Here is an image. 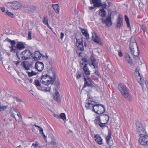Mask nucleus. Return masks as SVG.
<instances>
[{"mask_svg": "<svg viewBox=\"0 0 148 148\" xmlns=\"http://www.w3.org/2000/svg\"><path fill=\"white\" fill-rule=\"evenodd\" d=\"M132 44V47H134L136 46H137V44L136 42V40L134 38L132 37L130 40V45Z\"/></svg>", "mask_w": 148, "mask_h": 148, "instance_id": "obj_28", "label": "nucleus"}, {"mask_svg": "<svg viewBox=\"0 0 148 148\" xmlns=\"http://www.w3.org/2000/svg\"><path fill=\"white\" fill-rule=\"evenodd\" d=\"M136 130L138 132L139 135H144L145 134V129L142 124L139 121H138L136 123Z\"/></svg>", "mask_w": 148, "mask_h": 148, "instance_id": "obj_6", "label": "nucleus"}, {"mask_svg": "<svg viewBox=\"0 0 148 148\" xmlns=\"http://www.w3.org/2000/svg\"><path fill=\"white\" fill-rule=\"evenodd\" d=\"M102 8H106V4H102Z\"/></svg>", "mask_w": 148, "mask_h": 148, "instance_id": "obj_57", "label": "nucleus"}, {"mask_svg": "<svg viewBox=\"0 0 148 148\" xmlns=\"http://www.w3.org/2000/svg\"><path fill=\"white\" fill-rule=\"evenodd\" d=\"M11 110H12V111L13 112L14 111L16 113H17L18 112V110L16 108H13Z\"/></svg>", "mask_w": 148, "mask_h": 148, "instance_id": "obj_50", "label": "nucleus"}, {"mask_svg": "<svg viewBox=\"0 0 148 148\" xmlns=\"http://www.w3.org/2000/svg\"><path fill=\"white\" fill-rule=\"evenodd\" d=\"M118 54L119 57H121L123 56V54L121 50L118 51Z\"/></svg>", "mask_w": 148, "mask_h": 148, "instance_id": "obj_49", "label": "nucleus"}, {"mask_svg": "<svg viewBox=\"0 0 148 148\" xmlns=\"http://www.w3.org/2000/svg\"><path fill=\"white\" fill-rule=\"evenodd\" d=\"M95 74L97 75L98 76H99V72L97 70H96L95 72Z\"/></svg>", "mask_w": 148, "mask_h": 148, "instance_id": "obj_56", "label": "nucleus"}, {"mask_svg": "<svg viewBox=\"0 0 148 148\" xmlns=\"http://www.w3.org/2000/svg\"><path fill=\"white\" fill-rule=\"evenodd\" d=\"M54 99L56 101H58L59 99V94L58 91H56L53 95Z\"/></svg>", "mask_w": 148, "mask_h": 148, "instance_id": "obj_33", "label": "nucleus"}, {"mask_svg": "<svg viewBox=\"0 0 148 148\" xmlns=\"http://www.w3.org/2000/svg\"><path fill=\"white\" fill-rule=\"evenodd\" d=\"M32 32L31 31L28 32V38L29 40H31L32 39Z\"/></svg>", "mask_w": 148, "mask_h": 148, "instance_id": "obj_45", "label": "nucleus"}, {"mask_svg": "<svg viewBox=\"0 0 148 148\" xmlns=\"http://www.w3.org/2000/svg\"><path fill=\"white\" fill-rule=\"evenodd\" d=\"M99 14L102 17H105L106 16V12L104 9V8H102L100 10Z\"/></svg>", "mask_w": 148, "mask_h": 148, "instance_id": "obj_31", "label": "nucleus"}, {"mask_svg": "<svg viewBox=\"0 0 148 148\" xmlns=\"http://www.w3.org/2000/svg\"><path fill=\"white\" fill-rule=\"evenodd\" d=\"M95 140L98 144L100 145L102 144V139L99 135L96 134L95 135Z\"/></svg>", "mask_w": 148, "mask_h": 148, "instance_id": "obj_21", "label": "nucleus"}, {"mask_svg": "<svg viewBox=\"0 0 148 148\" xmlns=\"http://www.w3.org/2000/svg\"><path fill=\"white\" fill-rule=\"evenodd\" d=\"M101 105V104H96L92 98H89L87 102L86 103L85 106L87 109L91 110L95 113L96 111H98Z\"/></svg>", "mask_w": 148, "mask_h": 148, "instance_id": "obj_3", "label": "nucleus"}, {"mask_svg": "<svg viewBox=\"0 0 148 148\" xmlns=\"http://www.w3.org/2000/svg\"><path fill=\"white\" fill-rule=\"evenodd\" d=\"M42 136H43V137L44 139H46L47 138V137L45 136V135L43 133V134H42Z\"/></svg>", "mask_w": 148, "mask_h": 148, "instance_id": "obj_61", "label": "nucleus"}, {"mask_svg": "<svg viewBox=\"0 0 148 148\" xmlns=\"http://www.w3.org/2000/svg\"><path fill=\"white\" fill-rule=\"evenodd\" d=\"M125 20L126 21L127 26L129 27L130 28V23L129 18L127 16L125 15Z\"/></svg>", "mask_w": 148, "mask_h": 148, "instance_id": "obj_37", "label": "nucleus"}, {"mask_svg": "<svg viewBox=\"0 0 148 148\" xmlns=\"http://www.w3.org/2000/svg\"><path fill=\"white\" fill-rule=\"evenodd\" d=\"M6 15L9 16L11 18H14V15L11 12H9L8 10H6L5 12Z\"/></svg>", "mask_w": 148, "mask_h": 148, "instance_id": "obj_36", "label": "nucleus"}, {"mask_svg": "<svg viewBox=\"0 0 148 148\" xmlns=\"http://www.w3.org/2000/svg\"><path fill=\"white\" fill-rule=\"evenodd\" d=\"M3 53H1L0 52V60L2 61L4 59L3 56Z\"/></svg>", "mask_w": 148, "mask_h": 148, "instance_id": "obj_47", "label": "nucleus"}, {"mask_svg": "<svg viewBox=\"0 0 148 148\" xmlns=\"http://www.w3.org/2000/svg\"><path fill=\"white\" fill-rule=\"evenodd\" d=\"M42 90H40L49 92L50 91L51 88V87L50 86L46 88H43L42 87Z\"/></svg>", "mask_w": 148, "mask_h": 148, "instance_id": "obj_39", "label": "nucleus"}, {"mask_svg": "<svg viewBox=\"0 0 148 148\" xmlns=\"http://www.w3.org/2000/svg\"><path fill=\"white\" fill-rule=\"evenodd\" d=\"M99 20L101 21L102 23L105 24L106 26L108 27L111 26L112 24L111 16H108L106 18V20H104L103 18H101L99 19Z\"/></svg>", "mask_w": 148, "mask_h": 148, "instance_id": "obj_9", "label": "nucleus"}, {"mask_svg": "<svg viewBox=\"0 0 148 148\" xmlns=\"http://www.w3.org/2000/svg\"><path fill=\"white\" fill-rule=\"evenodd\" d=\"M64 36V34L63 32H61L60 33V37L61 39L62 40L63 37Z\"/></svg>", "mask_w": 148, "mask_h": 148, "instance_id": "obj_53", "label": "nucleus"}, {"mask_svg": "<svg viewBox=\"0 0 148 148\" xmlns=\"http://www.w3.org/2000/svg\"><path fill=\"white\" fill-rule=\"evenodd\" d=\"M90 60L89 62V64L91 67L93 66V68L95 69L97 66V63L96 62V60L93 56L90 58Z\"/></svg>", "mask_w": 148, "mask_h": 148, "instance_id": "obj_17", "label": "nucleus"}, {"mask_svg": "<svg viewBox=\"0 0 148 148\" xmlns=\"http://www.w3.org/2000/svg\"><path fill=\"white\" fill-rule=\"evenodd\" d=\"M140 136L138 141L140 144L143 145L148 144V136L144 135Z\"/></svg>", "mask_w": 148, "mask_h": 148, "instance_id": "obj_8", "label": "nucleus"}, {"mask_svg": "<svg viewBox=\"0 0 148 148\" xmlns=\"http://www.w3.org/2000/svg\"><path fill=\"white\" fill-rule=\"evenodd\" d=\"M141 28L143 30L144 33H145V32H146L147 33L146 31L145 27V26H144V25H142V26L141 27Z\"/></svg>", "mask_w": 148, "mask_h": 148, "instance_id": "obj_48", "label": "nucleus"}, {"mask_svg": "<svg viewBox=\"0 0 148 148\" xmlns=\"http://www.w3.org/2000/svg\"><path fill=\"white\" fill-rule=\"evenodd\" d=\"M28 80L30 83H32L33 82V80L32 79H29Z\"/></svg>", "mask_w": 148, "mask_h": 148, "instance_id": "obj_60", "label": "nucleus"}, {"mask_svg": "<svg viewBox=\"0 0 148 148\" xmlns=\"http://www.w3.org/2000/svg\"><path fill=\"white\" fill-rule=\"evenodd\" d=\"M48 19L47 17H44L43 18L42 21L43 23L45 25H47L48 26V27H49L48 23Z\"/></svg>", "mask_w": 148, "mask_h": 148, "instance_id": "obj_35", "label": "nucleus"}, {"mask_svg": "<svg viewBox=\"0 0 148 148\" xmlns=\"http://www.w3.org/2000/svg\"><path fill=\"white\" fill-rule=\"evenodd\" d=\"M52 7L54 10L55 12L57 14L59 13L60 7L58 4H52Z\"/></svg>", "mask_w": 148, "mask_h": 148, "instance_id": "obj_22", "label": "nucleus"}, {"mask_svg": "<svg viewBox=\"0 0 148 148\" xmlns=\"http://www.w3.org/2000/svg\"><path fill=\"white\" fill-rule=\"evenodd\" d=\"M53 115L55 117H56V118H59V116L57 114H53Z\"/></svg>", "mask_w": 148, "mask_h": 148, "instance_id": "obj_58", "label": "nucleus"}, {"mask_svg": "<svg viewBox=\"0 0 148 148\" xmlns=\"http://www.w3.org/2000/svg\"><path fill=\"white\" fill-rule=\"evenodd\" d=\"M139 83L143 88V85L144 83L145 84L146 87L147 88L148 87V81H145L143 78L142 79L141 82H140Z\"/></svg>", "mask_w": 148, "mask_h": 148, "instance_id": "obj_34", "label": "nucleus"}, {"mask_svg": "<svg viewBox=\"0 0 148 148\" xmlns=\"http://www.w3.org/2000/svg\"><path fill=\"white\" fill-rule=\"evenodd\" d=\"M111 138V136H106V142L108 144L109 143V141L110 139Z\"/></svg>", "mask_w": 148, "mask_h": 148, "instance_id": "obj_43", "label": "nucleus"}, {"mask_svg": "<svg viewBox=\"0 0 148 148\" xmlns=\"http://www.w3.org/2000/svg\"><path fill=\"white\" fill-rule=\"evenodd\" d=\"M14 99H15V100L18 102L20 103L23 102L22 100H21V99L17 97H14Z\"/></svg>", "mask_w": 148, "mask_h": 148, "instance_id": "obj_44", "label": "nucleus"}, {"mask_svg": "<svg viewBox=\"0 0 148 148\" xmlns=\"http://www.w3.org/2000/svg\"><path fill=\"white\" fill-rule=\"evenodd\" d=\"M55 80V78H52L50 76L46 74L42 76L41 81L42 84L47 85L50 84H53Z\"/></svg>", "mask_w": 148, "mask_h": 148, "instance_id": "obj_4", "label": "nucleus"}, {"mask_svg": "<svg viewBox=\"0 0 148 148\" xmlns=\"http://www.w3.org/2000/svg\"><path fill=\"white\" fill-rule=\"evenodd\" d=\"M6 5L9 8L15 10L19 9L22 6L21 3L17 1L8 2Z\"/></svg>", "mask_w": 148, "mask_h": 148, "instance_id": "obj_5", "label": "nucleus"}, {"mask_svg": "<svg viewBox=\"0 0 148 148\" xmlns=\"http://www.w3.org/2000/svg\"><path fill=\"white\" fill-rule=\"evenodd\" d=\"M20 61H14L13 63L16 64V65L17 66L18 64L20 63Z\"/></svg>", "mask_w": 148, "mask_h": 148, "instance_id": "obj_55", "label": "nucleus"}, {"mask_svg": "<svg viewBox=\"0 0 148 148\" xmlns=\"http://www.w3.org/2000/svg\"><path fill=\"white\" fill-rule=\"evenodd\" d=\"M112 146L111 145H109L106 147V148H111Z\"/></svg>", "mask_w": 148, "mask_h": 148, "instance_id": "obj_62", "label": "nucleus"}, {"mask_svg": "<svg viewBox=\"0 0 148 148\" xmlns=\"http://www.w3.org/2000/svg\"><path fill=\"white\" fill-rule=\"evenodd\" d=\"M84 85L83 87V88L87 86H90L92 83L93 82L92 80L88 76H86L84 77Z\"/></svg>", "mask_w": 148, "mask_h": 148, "instance_id": "obj_11", "label": "nucleus"}, {"mask_svg": "<svg viewBox=\"0 0 148 148\" xmlns=\"http://www.w3.org/2000/svg\"><path fill=\"white\" fill-rule=\"evenodd\" d=\"M44 67V65L42 62L38 61L35 64V68L38 71H41L43 69Z\"/></svg>", "mask_w": 148, "mask_h": 148, "instance_id": "obj_13", "label": "nucleus"}, {"mask_svg": "<svg viewBox=\"0 0 148 148\" xmlns=\"http://www.w3.org/2000/svg\"><path fill=\"white\" fill-rule=\"evenodd\" d=\"M38 143L36 142L35 143H33L32 145V148H37L38 147Z\"/></svg>", "mask_w": 148, "mask_h": 148, "instance_id": "obj_42", "label": "nucleus"}, {"mask_svg": "<svg viewBox=\"0 0 148 148\" xmlns=\"http://www.w3.org/2000/svg\"><path fill=\"white\" fill-rule=\"evenodd\" d=\"M140 68L139 66H138L136 68V70L134 72V74L135 76L138 78L137 81L138 83H140L141 82L142 79V76L140 73Z\"/></svg>", "mask_w": 148, "mask_h": 148, "instance_id": "obj_10", "label": "nucleus"}, {"mask_svg": "<svg viewBox=\"0 0 148 148\" xmlns=\"http://www.w3.org/2000/svg\"><path fill=\"white\" fill-rule=\"evenodd\" d=\"M81 75L80 73H78L76 75V77L77 78H80L81 77Z\"/></svg>", "mask_w": 148, "mask_h": 148, "instance_id": "obj_52", "label": "nucleus"}, {"mask_svg": "<svg viewBox=\"0 0 148 148\" xmlns=\"http://www.w3.org/2000/svg\"><path fill=\"white\" fill-rule=\"evenodd\" d=\"M34 126L36 127H38L39 129V131H40V134H42L44 133L43 132V129L41 127L39 126L36 125V124H34Z\"/></svg>", "mask_w": 148, "mask_h": 148, "instance_id": "obj_41", "label": "nucleus"}, {"mask_svg": "<svg viewBox=\"0 0 148 148\" xmlns=\"http://www.w3.org/2000/svg\"><path fill=\"white\" fill-rule=\"evenodd\" d=\"M10 113H11V114L12 116L16 120V118L15 117V114L12 111V110H10Z\"/></svg>", "mask_w": 148, "mask_h": 148, "instance_id": "obj_46", "label": "nucleus"}, {"mask_svg": "<svg viewBox=\"0 0 148 148\" xmlns=\"http://www.w3.org/2000/svg\"><path fill=\"white\" fill-rule=\"evenodd\" d=\"M125 58L127 60V61L128 63L130 65L132 64V59H131L130 56L128 54H127L126 55Z\"/></svg>", "mask_w": 148, "mask_h": 148, "instance_id": "obj_30", "label": "nucleus"}, {"mask_svg": "<svg viewBox=\"0 0 148 148\" xmlns=\"http://www.w3.org/2000/svg\"><path fill=\"white\" fill-rule=\"evenodd\" d=\"M111 135H112L111 131L110 129H108V136H111Z\"/></svg>", "mask_w": 148, "mask_h": 148, "instance_id": "obj_51", "label": "nucleus"}, {"mask_svg": "<svg viewBox=\"0 0 148 148\" xmlns=\"http://www.w3.org/2000/svg\"><path fill=\"white\" fill-rule=\"evenodd\" d=\"M80 66L82 67V65H87L88 64V61L85 58H82L80 61Z\"/></svg>", "mask_w": 148, "mask_h": 148, "instance_id": "obj_23", "label": "nucleus"}, {"mask_svg": "<svg viewBox=\"0 0 148 148\" xmlns=\"http://www.w3.org/2000/svg\"><path fill=\"white\" fill-rule=\"evenodd\" d=\"M82 53V52H80L79 53V57L81 56V54Z\"/></svg>", "mask_w": 148, "mask_h": 148, "instance_id": "obj_63", "label": "nucleus"}, {"mask_svg": "<svg viewBox=\"0 0 148 148\" xmlns=\"http://www.w3.org/2000/svg\"><path fill=\"white\" fill-rule=\"evenodd\" d=\"M118 89L121 95L129 101L132 100V97L129 90L126 86L123 84H120L118 86Z\"/></svg>", "mask_w": 148, "mask_h": 148, "instance_id": "obj_2", "label": "nucleus"}, {"mask_svg": "<svg viewBox=\"0 0 148 148\" xmlns=\"http://www.w3.org/2000/svg\"><path fill=\"white\" fill-rule=\"evenodd\" d=\"M82 32L87 39H89V35L88 32L84 29H82Z\"/></svg>", "mask_w": 148, "mask_h": 148, "instance_id": "obj_27", "label": "nucleus"}, {"mask_svg": "<svg viewBox=\"0 0 148 148\" xmlns=\"http://www.w3.org/2000/svg\"><path fill=\"white\" fill-rule=\"evenodd\" d=\"M34 84L36 86L37 88L39 90H42V87L41 86L39 81L38 80H35L34 81Z\"/></svg>", "mask_w": 148, "mask_h": 148, "instance_id": "obj_26", "label": "nucleus"}, {"mask_svg": "<svg viewBox=\"0 0 148 148\" xmlns=\"http://www.w3.org/2000/svg\"><path fill=\"white\" fill-rule=\"evenodd\" d=\"M17 115L18 116L19 119H16V120L18 122H21L22 121V119L21 116V115L20 113L19 112H18L17 113Z\"/></svg>", "mask_w": 148, "mask_h": 148, "instance_id": "obj_38", "label": "nucleus"}, {"mask_svg": "<svg viewBox=\"0 0 148 148\" xmlns=\"http://www.w3.org/2000/svg\"><path fill=\"white\" fill-rule=\"evenodd\" d=\"M90 3L93 4L95 7H99L102 4L101 0H90Z\"/></svg>", "mask_w": 148, "mask_h": 148, "instance_id": "obj_18", "label": "nucleus"}, {"mask_svg": "<svg viewBox=\"0 0 148 148\" xmlns=\"http://www.w3.org/2000/svg\"><path fill=\"white\" fill-rule=\"evenodd\" d=\"M0 9H1L2 11L3 12H5V8L4 7H0Z\"/></svg>", "mask_w": 148, "mask_h": 148, "instance_id": "obj_54", "label": "nucleus"}, {"mask_svg": "<svg viewBox=\"0 0 148 148\" xmlns=\"http://www.w3.org/2000/svg\"><path fill=\"white\" fill-rule=\"evenodd\" d=\"M123 26V16L120 15H118V18L117 20L116 27L118 28H120Z\"/></svg>", "mask_w": 148, "mask_h": 148, "instance_id": "obj_16", "label": "nucleus"}, {"mask_svg": "<svg viewBox=\"0 0 148 148\" xmlns=\"http://www.w3.org/2000/svg\"><path fill=\"white\" fill-rule=\"evenodd\" d=\"M41 54L39 51H36L32 54V57L35 61L40 60L41 57Z\"/></svg>", "mask_w": 148, "mask_h": 148, "instance_id": "obj_14", "label": "nucleus"}, {"mask_svg": "<svg viewBox=\"0 0 148 148\" xmlns=\"http://www.w3.org/2000/svg\"><path fill=\"white\" fill-rule=\"evenodd\" d=\"M106 116H107L108 117V119L107 121V122H108V121L109 120V116H108V115H107L106 114Z\"/></svg>", "mask_w": 148, "mask_h": 148, "instance_id": "obj_64", "label": "nucleus"}, {"mask_svg": "<svg viewBox=\"0 0 148 148\" xmlns=\"http://www.w3.org/2000/svg\"><path fill=\"white\" fill-rule=\"evenodd\" d=\"M77 40L76 44L78 49L80 51H83L84 50V47L83 44V40L82 38Z\"/></svg>", "mask_w": 148, "mask_h": 148, "instance_id": "obj_12", "label": "nucleus"}, {"mask_svg": "<svg viewBox=\"0 0 148 148\" xmlns=\"http://www.w3.org/2000/svg\"><path fill=\"white\" fill-rule=\"evenodd\" d=\"M100 107H99L98 111H96L95 113L98 114H102L104 113L106 109L103 105L101 104Z\"/></svg>", "mask_w": 148, "mask_h": 148, "instance_id": "obj_20", "label": "nucleus"}, {"mask_svg": "<svg viewBox=\"0 0 148 148\" xmlns=\"http://www.w3.org/2000/svg\"><path fill=\"white\" fill-rule=\"evenodd\" d=\"M37 73V72L35 71H32L31 72H27V73L28 75V76L29 77H32L34 76H36V75Z\"/></svg>", "mask_w": 148, "mask_h": 148, "instance_id": "obj_29", "label": "nucleus"}, {"mask_svg": "<svg viewBox=\"0 0 148 148\" xmlns=\"http://www.w3.org/2000/svg\"><path fill=\"white\" fill-rule=\"evenodd\" d=\"M8 41L11 44L10 46L9 47V48L10 49V51L12 53H16V56L18 57L19 50L23 49L25 47L23 43L19 42L17 44L16 46V42L14 41L11 40L9 39H8Z\"/></svg>", "mask_w": 148, "mask_h": 148, "instance_id": "obj_1", "label": "nucleus"}, {"mask_svg": "<svg viewBox=\"0 0 148 148\" xmlns=\"http://www.w3.org/2000/svg\"><path fill=\"white\" fill-rule=\"evenodd\" d=\"M21 66L26 70H29L31 67V64L27 61H24L21 63Z\"/></svg>", "mask_w": 148, "mask_h": 148, "instance_id": "obj_19", "label": "nucleus"}, {"mask_svg": "<svg viewBox=\"0 0 148 148\" xmlns=\"http://www.w3.org/2000/svg\"><path fill=\"white\" fill-rule=\"evenodd\" d=\"M82 69L84 71V73L87 75H89L90 73V71L89 70L88 67L87 65L84 66L82 68Z\"/></svg>", "mask_w": 148, "mask_h": 148, "instance_id": "obj_25", "label": "nucleus"}, {"mask_svg": "<svg viewBox=\"0 0 148 148\" xmlns=\"http://www.w3.org/2000/svg\"><path fill=\"white\" fill-rule=\"evenodd\" d=\"M99 117V119H98V121H99L98 123H95L96 124H97L99 125V126L101 127H102L103 128L105 127L106 124L107 123V122L104 123H102L101 122V120L100 119L99 117H97V118H98Z\"/></svg>", "mask_w": 148, "mask_h": 148, "instance_id": "obj_24", "label": "nucleus"}, {"mask_svg": "<svg viewBox=\"0 0 148 148\" xmlns=\"http://www.w3.org/2000/svg\"><path fill=\"white\" fill-rule=\"evenodd\" d=\"M132 44H131V45H130V49L131 52L132 53V54L134 56H138L139 55V53H138V52L137 53V54L136 55H135L134 54V47H132Z\"/></svg>", "mask_w": 148, "mask_h": 148, "instance_id": "obj_32", "label": "nucleus"}, {"mask_svg": "<svg viewBox=\"0 0 148 148\" xmlns=\"http://www.w3.org/2000/svg\"><path fill=\"white\" fill-rule=\"evenodd\" d=\"M92 39L96 43L100 44L101 43L100 38L95 32L92 33Z\"/></svg>", "mask_w": 148, "mask_h": 148, "instance_id": "obj_15", "label": "nucleus"}, {"mask_svg": "<svg viewBox=\"0 0 148 148\" xmlns=\"http://www.w3.org/2000/svg\"><path fill=\"white\" fill-rule=\"evenodd\" d=\"M59 118H61L64 121L66 120V115L64 113H62L60 114V115Z\"/></svg>", "mask_w": 148, "mask_h": 148, "instance_id": "obj_40", "label": "nucleus"}, {"mask_svg": "<svg viewBox=\"0 0 148 148\" xmlns=\"http://www.w3.org/2000/svg\"><path fill=\"white\" fill-rule=\"evenodd\" d=\"M94 6L93 7H89V8L90 10H91L94 9Z\"/></svg>", "mask_w": 148, "mask_h": 148, "instance_id": "obj_59", "label": "nucleus"}, {"mask_svg": "<svg viewBox=\"0 0 148 148\" xmlns=\"http://www.w3.org/2000/svg\"><path fill=\"white\" fill-rule=\"evenodd\" d=\"M32 53L28 49H26L23 51L21 54V57L23 60H26L31 58Z\"/></svg>", "mask_w": 148, "mask_h": 148, "instance_id": "obj_7", "label": "nucleus"}]
</instances>
